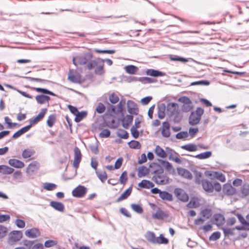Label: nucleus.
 I'll list each match as a JSON object with an SVG mask.
<instances>
[{"instance_id": "nucleus-17", "label": "nucleus", "mask_w": 249, "mask_h": 249, "mask_svg": "<svg viewBox=\"0 0 249 249\" xmlns=\"http://www.w3.org/2000/svg\"><path fill=\"white\" fill-rule=\"evenodd\" d=\"M146 74L148 75L155 77L164 76L166 74L164 72L152 69H148L146 71Z\"/></svg>"}, {"instance_id": "nucleus-54", "label": "nucleus", "mask_w": 249, "mask_h": 249, "mask_svg": "<svg viewBox=\"0 0 249 249\" xmlns=\"http://www.w3.org/2000/svg\"><path fill=\"white\" fill-rule=\"evenodd\" d=\"M5 123L7 124V128H12L14 127L19 125L17 123H12L11 122V120L8 117H5L4 118Z\"/></svg>"}, {"instance_id": "nucleus-19", "label": "nucleus", "mask_w": 249, "mask_h": 249, "mask_svg": "<svg viewBox=\"0 0 249 249\" xmlns=\"http://www.w3.org/2000/svg\"><path fill=\"white\" fill-rule=\"evenodd\" d=\"M150 168L149 167L147 168L144 165L139 167L137 169L138 177L142 178L149 174L150 171Z\"/></svg>"}, {"instance_id": "nucleus-3", "label": "nucleus", "mask_w": 249, "mask_h": 249, "mask_svg": "<svg viewBox=\"0 0 249 249\" xmlns=\"http://www.w3.org/2000/svg\"><path fill=\"white\" fill-rule=\"evenodd\" d=\"M104 59L98 58L96 60H93L89 62L87 65V68L88 70H90L93 68L96 67L94 70L95 74L101 75L105 73V70H104Z\"/></svg>"}, {"instance_id": "nucleus-53", "label": "nucleus", "mask_w": 249, "mask_h": 249, "mask_svg": "<svg viewBox=\"0 0 249 249\" xmlns=\"http://www.w3.org/2000/svg\"><path fill=\"white\" fill-rule=\"evenodd\" d=\"M210 84L209 81L207 80H201L197 81H195L192 82L190 84V86H196V85H203V86H208Z\"/></svg>"}, {"instance_id": "nucleus-10", "label": "nucleus", "mask_w": 249, "mask_h": 249, "mask_svg": "<svg viewBox=\"0 0 249 249\" xmlns=\"http://www.w3.org/2000/svg\"><path fill=\"white\" fill-rule=\"evenodd\" d=\"M118 121L122 122V126L125 129H127L130 124L133 122V115L129 114L126 115L125 117L124 116L122 118H118Z\"/></svg>"}, {"instance_id": "nucleus-62", "label": "nucleus", "mask_w": 249, "mask_h": 249, "mask_svg": "<svg viewBox=\"0 0 249 249\" xmlns=\"http://www.w3.org/2000/svg\"><path fill=\"white\" fill-rule=\"evenodd\" d=\"M221 233L219 231H214L209 236L210 241H215L220 237Z\"/></svg>"}, {"instance_id": "nucleus-45", "label": "nucleus", "mask_w": 249, "mask_h": 249, "mask_svg": "<svg viewBox=\"0 0 249 249\" xmlns=\"http://www.w3.org/2000/svg\"><path fill=\"white\" fill-rule=\"evenodd\" d=\"M221 229L223 231L225 237H228L230 235L232 236L234 235V232H233L234 229L222 227Z\"/></svg>"}, {"instance_id": "nucleus-46", "label": "nucleus", "mask_w": 249, "mask_h": 249, "mask_svg": "<svg viewBox=\"0 0 249 249\" xmlns=\"http://www.w3.org/2000/svg\"><path fill=\"white\" fill-rule=\"evenodd\" d=\"M170 58L172 61H179L182 63H186L188 61V59L176 55H171Z\"/></svg>"}, {"instance_id": "nucleus-16", "label": "nucleus", "mask_w": 249, "mask_h": 249, "mask_svg": "<svg viewBox=\"0 0 249 249\" xmlns=\"http://www.w3.org/2000/svg\"><path fill=\"white\" fill-rule=\"evenodd\" d=\"M168 215L167 213L161 210L160 208L158 207L156 213L152 214V217L154 219L161 220L168 217Z\"/></svg>"}, {"instance_id": "nucleus-32", "label": "nucleus", "mask_w": 249, "mask_h": 249, "mask_svg": "<svg viewBox=\"0 0 249 249\" xmlns=\"http://www.w3.org/2000/svg\"><path fill=\"white\" fill-rule=\"evenodd\" d=\"M100 120L101 122L100 124H98V128L99 130H101L102 129H104V128L106 126L108 127V123L109 122H107L106 120V117H105V115H103L101 116L100 118H98V121Z\"/></svg>"}, {"instance_id": "nucleus-14", "label": "nucleus", "mask_w": 249, "mask_h": 249, "mask_svg": "<svg viewBox=\"0 0 249 249\" xmlns=\"http://www.w3.org/2000/svg\"><path fill=\"white\" fill-rule=\"evenodd\" d=\"M177 170L178 174L183 178L188 179L192 178L193 177L191 173L187 169L181 167H178Z\"/></svg>"}, {"instance_id": "nucleus-8", "label": "nucleus", "mask_w": 249, "mask_h": 249, "mask_svg": "<svg viewBox=\"0 0 249 249\" xmlns=\"http://www.w3.org/2000/svg\"><path fill=\"white\" fill-rule=\"evenodd\" d=\"M47 111V109L46 108L41 109V111L38 113V114L36 117H35L33 119H31L30 120L29 124L27 125L29 127V128L30 129L33 124H36V123L41 120L43 118Z\"/></svg>"}, {"instance_id": "nucleus-50", "label": "nucleus", "mask_w": 249, "mask_h": 249, "mask_svg": "<svg viewBox=\"0 0 249 249\" xmlns=\"http://www.w3.org/2000/svg\"><path fill=\"white\" fill-rule=\"evenodd\" d=\"M156 237L155 234L153 231H148L147 232L146 239L150 242L155 244Z\"/></svg>"}, {"instance_id": "nucleus-39", "label": "nucleus", "mask_w": 249, "mask_h": 249, "mask_svg": "<svg viewBox=\"0 0 249 249\" xmlns=\"http://www.w3.org/2000/svg\"><path fill=\"white\" fill-rule=\"evenodd\" d=\"M126 72L130 74H135L139 70L138 68L133 65H128L124 68Z\"/></svg>"}, {"instance_id": "nucleus-27", "label": "nucleus", "mask_w": 249, "mask_h": 249, "mask_svg": "<svg viewBox=\"0 0 249 249\" xmlns=\"http://www.w3.org/2000/svg\"><path fill=\"white\" fill-rule=\"evenodd\" d=\"M154 152L158 157H160L161 158H165L167 156L166 150L165 151L159 145H157L156 146Z\"/></svg>"}, {"instance_id": "nucleus-35", "label": "nucleus", "mask_w": 249, "mask_h": 249, "mask_svg": "<svg viewBox=\"0 0 249 249\" xmlns=\"http://www.w3.org/2000/svg\"><path fill=\"white\" fill-rule=\"evenodd\" d=\"M74 158L73 160V165L75 168L74 170H72L74 176L76 174V169L78 168V147L75 146L74 148Z\"/></svg>"}, {"instance_id": "nucleus-52", "label": "nucleus", "mask_w": 249, "mask_h": 249, "mask_svg": "<svg viewBox=\"0 0 249 249\" xmlns=\"http://www.w3.org/2000/svg\"><path fill=\"white\" fill-rule=\"evenodd\" d=\"M38 164L39 163L37 161H34L29 164L27 170L31 172H34L38 168Z\"/></svg>"}, {"instance_id": "nucleus-9", "label": "nucleus", "mask_w": 249, "mask_h": 249, "mask_svg": "<svg viewBox=\"0 0 249 249\" xmlns=\"http://www.w3.org/2000/svg\"><path fill=\"white\" fill-rule=\"evenodd\" d=\"M152 179L157 184L165 185L169 182V178L165 175L153 176Z\"/></svg>"}, {"instance_id": "nucleus-33", "label": "nucleus", "mask_w": 249, "mask_h": 249, "mask_svg": "<svg viewBox=\"0 0 249 249\" xmlns=\"http://www.w3.org/2000/svg\"><path fill=\"white\" fill-rule=\"evenodd\" d=\"M181 148L189 152H194L197 150V145L193 143L183 145Z\"/></svg>"}, {"instance_id": "nucleus-63", "label": "nucleus", "mask_w": 249, "mask_h": 249, "mask_svg": "<svg viewBox=\"0 0 249 249\" xmlns=\"http://www.w3.org/2000/svg\"><path fill=\"white\" fill-rule=\"evenodd\" d=\"M99 134V137L101 138H107L110 137V131L108 129H104Z\"/></svg>"}, {"instance_id": "nucleus-42", "label": "nucleus", "mask_w": 249, "mask_h": 249, "mask_svg": "<svg viewBox=\"0 0 249 249\" xmlns=\"http://www.w3.org/2000/svg\"><path fill=\"white\" fill-rule=\"evenodd\" d=\"M95 173L97 177L101 180V181L103 183L105 182L107 178V176L106 172L105 171L102 172L96 170Z\"/></svg>"}, {"instance_id": "nucleus-23", "label": "nucleus", "mask_w": 249, "mask_h": 249, "mask_svg": "<svg viewBox=\"0 0 249 249\" xmlns=\"http://www.w3.org/2000/svg\"><path fill=\"white\" fill-rule=\"evenodd\" d=\"M235 189L233 188L231 184H225L223 187V192L224 194L231 196L235 193Z\"/></svg>"}, {"instance_id": "nucleus-30", "label": "nucleus", "mask_w": 249, "mask_h": 249, "mask_svg": "<svg viewBox=\"0 0 249 249\" xmlns=\"http://www.w3.org/2000/svg\"><path fill=\"white\" fill-rule=\"evenodd\" d=\"M14 169L5 165H0V173L4 175H9L13 173Z\"/></svg>"}, {"instance_id": "nucleus-6", "label": "nucleus", "mask_w": 249, "mask_h": 249, "mask_svg": "<svg viewBox=\"0 0 249 249\" xmlns=\"http://www.w3.org/2000/svg\"><path fill=\"white\" fill-rule=\"evenodd\" d=\"M127 109L130 114L137 115L139 114V109L138 105L132 100H129L127 101Z\"/></svg>"}, {"instance_id": "nucleus-34", "label": "nucleus", "mask_w": 249, "mask_h": 249, "mask_svg": "<svg viewBox=\"0 0 249 249\" xmlns=\"http://www.w3.org/2000/svg\"><path fill=\"white\" fill-rule=\"evenodd\" d=\"M30 129L27 125L23 127L20 129L19 130H18L16 132H15L13 135L12 138L14 139H17L21 135L27 132Z\"/></svg>"}, {"instance_id": "nucleus-31", "label": "nucleus", "mask_w": 249, "mask_h": 249, "mask_svg": "<svg viewBox=\"0 0 249 249\" xmlns=\"http://www.w3.org/2000/svg\"><path fill=\"white\" fill-rule=\"evenodd\" d=\"M199 206L198 198L196 196L191 197L189 203L187 204V207L190 208H196Z\"/></svg>"}, {"instance_id": "nucleus-25", "label": "nucleus", "mask_w": 249, "mask_h": 249, "mask_svg": "<svg viewBox=\"0 0 249 249\" xmlns=\"http://www.w3.org/2000/svg\"><path fill=\"white\" fill-rule=\"evenodd\" d=\"M10 238L14 242H17L20 240L22 237V233L19 231H13L10 233Z\"/></svg>"}, {"instance_id": "nucleus-5", "label": "nucleus", "mask_w": 249, "mask_h": 249, "mask_svg": "<svg viewBox=\"0 0 249 249\" xmlns=\"http://www.w3.org/2000/svg\"><path fill=\"white\" fill-rule=\"evenodd\" d=\"M93 54L90 50L84 53L80 56H79V64L81 65H85L87 67L88 63L91 61Z\"/></svg>"}, {"instance_id": "nucleus-64", "label": "nucleus", "mask_w": 249, "mask_h": 249, "mask_svg": "<svg viewBox=\"0 0 249 249\" xmlns=\"http://www.w3.org/2000/svg\"><path fill=\"white\" fill-rule=\"evenodd\" d=\"M106 110L105 106L101 102H100L98 104V105L96 108V111L99 113L101 114L103 113Z\"/></svg>"}, {"instance_id": "nucleus-48", "label": "nucleus", "mask_w": 249, "mask_h": 249, "mask_svg": "<svg viewBox=\"0 0 249 249\" xmlns=\"http://www.w3.org/2000/svg\"><path fill=\"white\" fill-rule=\"evenodd\" d=\"M131 209L138 213H142L143 212V208L141 205L133 203L131 205Z\"/></svg>"}, {"instance_id": "nucleus-37", "label": "nucleus", "mask_w": 249, "mask_h": 249, "mask_svg": "<svg viewBox=\"0 0 249 249\" xmlns=\"http://www.w3.org/2000/svg\"><path fill=\"white\" fill-rule=\"evenodd\" d=\"M23 78L26 79L27 80L31 82H40L44 84L52 83V82L50 80H45L41 78H34L29 76H24Z\"/></svg>"}, {"instance_id": "nucleus-13", "label": "nucleus", "mask_w": 249, "mask_h": 249, "mask_svg": "<svg viewBox=\"0 0 249 249\" xmlns=\"http://www.w3.org/2000/svg\"><path fill=\"white\" fill-rule=\"evenodd\" d=\"M25 234L29 238H35L40 235V232L38 229L33 228L26 230Z\"/></svg>"}, {"instance_id": "nucleus-44", "label": "nucleus", "mask_w": 249, "mask_h": 249, "mask_svg": "<svg viewBox=\"0 0 249 249\" xmlns=\"http://www.w3.org/2000/svg\"><path fill=\"white\" fill-rule=\"evenodd\" d=\"M128 145L130 148L134 149H139L141 148L140 142L136 140H131L128 142Z\"/></svg>"}, {"instance_id": "nucleus-56", "label": "nucleus", "mask_w": 249, "mask_h": 249, "mask_svg": "<svg viewBox=\"0 0 249 249\" xmlns=\"http://www.w3.org/2000/svg\"><path fill=\"white\" fill-rule=\"evenodd\" d=\"M127 174V173L126 171H123L121 174L119 178V181L121 184H124L126 183L128 179Z\"/></svg>"}, {"instance_id": "nucleus-21", "label": "nucleus", "mask_w": 249, "mask_h": 249, "mask_svg": "<svg viewBox=\"0 0 249 249\" xmlns=\"http://www.w3.org/2000/svg\"><path fill=\"white\" fill-rule=\"evenodd\" d=\"M132 190V185L126 189L117 199L116 202H119L126 199L131 194Z\"/></svg>"}, {"instance_id": "nucleus-15", "label": "nucleus", "mask_w": 249, "mask_h": 249, "mask_svg": "<svg viewBox=\"0 0 249 249\" xmlns=\"http://www.w3.org/2000/svg\"><path fill=\"white\" fill-rule=\"evenodd\" d=\"M160 163L165 167L166 170L170 174L174 175L175 174V170L173 168L172 164L167 160H159Z\"/></svg>"}, {"instance_id": "nucleus-51", "label": "nucleus", "mask_w": 249, "mask_h": 249, "mask_svg": "<svg viewBox=\"0 0 249 249\" xmlns=\"http://www.w3.org/2000/svg\"><path fill=\"white\" fill-rule=\"evenodd\" d=\"M34 243V241H30L27 239H23L21 242L20 244L23 245L26 247V249H32L33 244Z\"/></svg>"}, {"instance_id": "nucleus-36", "label": "nucleus", "mask_w": 249, "mask_h": 249, "mask_svg": "<svg viewBox=\"0 0 249 249\" xmlns=\"http://www.w3.org/2000/svg\"><path fill=\"white\" fill-rule=\"evenodd\" d=\"M212 155V152L211 151H207L204 152L200 153L194 156L196 158L200 160L206 159L210 158Z\"/></svg>"}, {"instance_id": "nucleus-2", "label": "nucleus", "mask_w": 249, "mask_h": 249, "mask_svg": "<svg viewBox=\"0 0 249 249\" xmlns=\"http://www.w3.org/2000/svg\"><path fill=\"white\" fill-rule=\"evenodd\" d=\"M200 184H201L204 190L207 193H212L213 190L219 192L221 190V184L213 178H211V180L202 179Z\"/></svg>"}, {"instance_id": "nucleus-22", "label": "nucleus", "mask_w": 249, "mask_h": 249, "mask_svg": "<svg viewBox=\"0 0 249 249\" xmlns=\"http://www.w3.org/2000/svg\"><path fill=\"white\" fill-rule=\"evenodd\" d=\"M166 106L164 103H161L158 107V117L159 119H162L165 116V109Z\"/></svg>"}, {"instance_id": "nucleus-12", "label": "nucleus", "mask_w": 249, "mask_h": 249, "mask_svg": "<svg viewBox=\"0 0 249 249\" xmlns=\"http://www.w3.org/2000/svg\"><path fill=\"white\" fill-rule=\"evenodd\" d=\"M212 219L214 220L213 223L217 227L222 226L225 222V217L223 214L220 213L214 214Z\"/></svg>"}, {"instance_id": "nucleus-59", "label": "nucleus", "mask_w": 249, "mask_h": 249, "mask_svg": "<svg viewBox=\"0 0 249 249\" xmlns=\"http://www.w3.org/2000/svg\"><path fill=\"white\" fill-rule=\"evenodd\" d=\"M178 101L183 104H192V102L190 98L186 96H183L179 97Z\"/></svg>"}, {"instance_id": "nucleus-47", "label": "nucleus", "mask_w": 249, "mask_h": 249, "mask_svg": "<svg viewBox=\"0 0 249 249\" xmlns=\"http://www.w3.org/2000/svg\"><path fill=\"white\" fill-rule=\"evenodd\" d=\"M139 81L143 84L152 83L157 81L155 78H150L148 77H139Z\"/></svg>"}, {"instance_id": "nucleus-43", "label": "nucleus", "mask_w": 249, "mask_h": 249, "mask_svg": "<svg viewBox=\"0 0 249 249\" xmlns=\"http://www.w3.org/2000/svg\"><path fill=\"white\" fill-rule=\"evenodd\" d=\"M105 103L107 105V111L109 112L110 114L109 115H107V117L111 116V114H116V111H117V108L115 106L111 105L109 104L107 101L105 102Z\"/></svg>"}, {"instance_id": "nucleus-28", "label": "nucleus", "mask_w": 249, "mask_h": 249, "mask_svg": "<svg viewBox=\"0 0 249 249\" xmlns=\"http://www.w3.org/2000/svg\"><path fill=\"white\" fill-rule=\"evenodd\" d=\"M241 197L243 198L249 196V183L245 182L240 189Z\"/></svg>"}, {"instance_id": "nucleus-20", "label": "nucleus", "mask_w": 249, "mask_h": 249, "mask_svg": "<svg viewBox=\"0 0 249 249\" xmlns=\"http://www.w3.org/2000/svg\"><path fill=\"white\" fill-rule=\"evenodd\" d=\"M200 120V118L196 116L194 111H191L188 119V122L190 125H195L198 124L199 123Z\"/></svg>"}, {"instance_id": "nucleus-11", "label": "nucleus", "mask_w": 249, "mask_h": 249, "mask_svg": "<svg viewBox=\"0 0 249 249\" xmlns=\"http://www.w3.org/2000/svg\"><path fill=\"white\" fill-rule=\"evenodd\" d=\"M149 168L152 169L154 168L155 169L151 172L152 174H154V176L162 175L164 170L163 168L158 163L153 162L149 165Z\"/></svg>"}, {"instance_id": "nucleus-61", "label": "nucleus", "mask_w": 249, "mask_h": 249, "mask_svg": "<svg viewBox=\"0 0 249 249\" xmlns=\"http://www.w3.org/2000/svg\"><path fill=\"white\" fill-rule=\"evenodd\" d=\"M109 100L112 104H115L119 101V98L114 92H113L109 96Z\"/></svg>"}, {"instance_id": "nucleus-38", "label": "nucleus", "mask_w": 249, "mask_h": 249, "mask_svg": "<svg viewBox=\"0 0 249 249\" xmlns=\"http://www.w3.org/2000/svg\"><path fill=\"white\" fill-rule=\"evenodd\" d=\"M79 100H80L81 103H79V108L83 107L88 103V99L86 96L82 93L79 92Z\"/></svg>"}, {"instance_id": "nucleus-18", "label": "nucleus", "mask_w": 249, "mask_h": 249, "mask_svg": "<svg viewBox=\"0 0 249 249\" xmlns=\"http://www.w3.org/2000/svg\"><path fill=\"white\" fill-rule=\"evenodd\" d=\"M50 205L55 210L58 212H63L65 209L64 205L60 202L52 201L50 203Z\"/></svg>"}, {"instance_id": "nucleus-1", "label": "nucleus", "mask_w": 249, "mask_h": 249, "mask_svg": "<svg viewBox=\"0 0 249 249\" xmlns=\"http://www.w3.org/2000/svg\"><path fill=\"white\" fill-rule=\"evenodd\" d=\"M166 112L170 120H172L175 124L179 123L182 115L178 108V105L175 102H169L166 105Z\"/></svg>"}, {"instance_id": "nucleus-29", "label": "nucleus", "mask_w": 249, "mask_h": 249, "mask_svg": "<svg viewBox=\"0 0 249 249\" xmlns=\"http://www.w3.org/2000/svg\"><path fill=\"white\" fill-rule=\"evenodd\" d=\"M159 196L161 199L164 200L171 201L173 199L172 195L166 191H161Z\"/></svg>"}, {"instance_id": "nucleus-55", "label": "nucleus", "mask_w": 249, "mask_h": 249, "mask_svg": "<svg viewBox=\"0 0 249 249\" xmlns=\"http://www.w3.org/2000/svg\"><path fill=\"white\" fill-rule=\"evenodd\" d=\"M87 191L88 189L85 186L79 184V198L84 196Z\"/></svg>"}, {"instance_id": "nucleus-60", "label": "nucleus", "mask_w": 249, "mask_h": 249, "mask_svg": "<svg viewBox=\"0 0 249 249\" xmlns=\"http://www.w3.org/2000/svg\"><path fill=\"white\" fill-rule=\"evenodd\" d=\"M55 120V117L54 114L50 115L48 120H47V124L48 126L50 127H52L54 123Z\"/></svg>"}, {"instance_id": "nucleus-57", "label": "nucleus", "mask_w": 249, "mask_h": 249, "mask_svg": "<svg viewBox=\"0 0 249 249\" xmlns=\"http://www.w3.org/2000/svg\"><path fill=\"white\" fill-rule=\"evenodd\" d=\"M193 173L195 177L196 182L198 184H200V182L202 180V179H201L202 177V173L200 171L196 170L193 171Z\"/></svg>"}, {"instance_id": "nucleus-26", "label": "nucleus", "mask_w": 249, "mask_h": 249, "mask_svg": "<svg viewBox=\"0 0 249 249\" xmlns=\"http://www.w3.org/2000/svg\"><path fill=\"white\" fill-rule=\"evenodd\" d=\"M154 184L150 180L143 179L138 183V186L141 188L150 189L154 187Z\"/></svg>"}, {"instance_id": "nucleus-58", "label": "nucleus", "mask_w": 249, "mask_h": 249, "mask_svg": "<svg viewBox=\"0 0 249 249\" xmlns=\"http://www.w3.org/2000/svg\"><path fill=\"white\" fill-rule=\"evenodd\" d=\"M34 152L35 151L34 150L26 149L23 151L22 156L24 159H27L30 158L34 153Z\"/></svg>"}, {"instance_id": "nucleus-41", "label": "nucleus", "mask_w": 249, "mask_h": 249, "mask_svg": "<svg viewBox=\"0 0 249 249\" xmlns=\"http://www.w3.org/2000/svg\"><path fill=\"white\" fill-rule=\"evenodd\" d=\"M95 144H89V148L92 153H93L94 154H97L99 152V150H98L99 142L96 139H95Z\"/></svg>"}, {"instance_id": "nucleus-40", "label": "nucleus", "mask_w": 249, "mask_h": 249, "mask_svg": "<svg viewBox=\"0 0 249 249\" xmlns=\"http://www.w3.org/2000/svg\"><path fill=\"white\" fill-rule=\"evenodd\" d=\"M168 243L169 240L162 234H160L159 237H156L155 244H167Z\"/></svg>"}, {"instance_id": "nucleus-49", "label": "nucleus", "mask_w": 249, "mask_h": 249, "mask_svg": "<svg viewBox=\"0 0 249 249\" xmlns=\"http://www.w3.org/2000/svg\"><path fill=\"white\" fill-rule=\"evenodd\" d=\"M57 185L53 183L45 182L43 184V188L47 191H53L56 189Z\"/></svg>"}, {"instance_id": "nucleus-7", "label": "nucleus", "mask_w": 249, "mask_h": 249, "mask_svg": "<svg viewBox=\"0 0 249 249\" xmlns=\"http://www.w3.org/2000/svg\"><path fill=\"white\" fill-rule=\"evenodd\" d=\"M175 196L178 199L183 202H187L189 200V196L182 189L177 188L174 192Z\"/></svg>"}, {"instance_id": "nucleus-24", "label": "nucleus", "mask_w": 249, "mask_h": 249, "mask_svg": "<svg viewBox=\"0 0 249 249\" xmlns=\"http://www.w3.org/2000/svg\"><path fill=\"white\" fill-rule=\"evenodd\" d=\"M8 163L10 166L17 168H21L24 166V163L22 161L15 159H10Z\"/></svg>"}, {"instance_id": "nucleus-4", "label": "nucleus", "mask_w": 249, "mask_h": 249, "mask_svg": "<svg viewBox=\"0 0 249 249\" xmlns=\"http://www.w3.org/2000/svg\"><path fill=\"white\" fill-rule=\"evenodd\" d=\"M199 214L202 217H199L195 219L194 221L195 225H199L201 223H203L205 219H208L211 218L213 214L212 210L210 208H205L201 210Z\"/></svg>"}]
</instances>
